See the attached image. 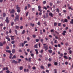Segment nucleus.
I'll use <instances>...</instances> for the list:
<instances>
[{"label": "nucleus", "instance_id": "1", "mask_svg": "<svg viewBox=\"0 0 73 73\" xmlns=\"http://www.w3.org/2000/svg\"><path fill=\"white\" fill-rule=\"evenodd\" d=\"M19 21V16L18 15L15 18V19H14V21L15 22H16L17 21Z\"/></svg>", "mask_w": 73, "mask_h": 73}, {"label": "nucleus", "instance_id": "2", "mask_svg": "<svg viewBox=\"0 0 73 73\" xmlns=\"http://www.w3.org/2000/svg\"><path fill=\"white\" fill-rule=\"evenodd\" d=\"M43 47L44 49H45V50L46 51V50H47L48 49V45H47L46 46H44Z\"/></svg>", "mask_w": 73, "mask_h": 73}, {"label": "nucleus", "instance_id": "3", "mask_svg": "<svg viewBox=\"0 0 73 73\" xmlns=\"http://www.w3.org/2000/svg\"><path fill=\"white\" fill-rule=\"evenodd\" d=\"M5 21H6L7 23H9V20H8V17H7Z\"/></svg>", "mask_w": 73, "mask_h": 73}, {"label": "nucleus", "instance_id": "4", "mask_svg": "<svg viewBox=\"0 0 73 73\" xmlns=\"http://www.w3.org/2000/svg\"><path fill=\"white\" fill-rule=\"evenodd\" d=\"M66 33V31H64L62 33V34L63 35V36H65V33Z\"/></svg>", "mask_w": 73, "mask_h": 73}, {"label": "nucleus", "instance_id": "5", "mask_svg": "<svg viewBox=\"0 0 73 73\" xmlns=\"http://www.w3.org/2000/svg\"><path fill=\"white\" fill-rule=\"evenodd\" d=\"M12 63H15V64H17L18 62L17 61H16L15 60H13L12 62Z\"/></svg>", "mask_w": 73, "mask_h": 73}, {"label": "nucleus", "instance_id": "6", "mask_svg": "<svg viewBox=\"0 0 73 73\" xmlns=\"http://www.w3.org/2000/svg\"><path fill=\"white\" fill-rule=\"evenodd\" d=\"M15 13V9H12L11 11L10 12V13Z\"/></svg>", "mask_w": 73, "mask_h": 73}, {"label": "nucleus", "instance_id": "7", "mask_svg": "<svg viewBox=\"0 0 73 73\" xmlns=\"http://www.w3.org/2000/svg\"><path fill=\"white\" fill-rule=\"evenodd\" d=\"M38 45V44H36L34 46V48H38V46H37Z\"/></svg>", "mask_w": 73, "mask_h": 73}, {"label": "nucleus", "instance_id": "8", "mask_svg": "<svg viewBox=\"0 0 73 73\" xmlns=\"http://www.w3.org/2000/svg\"><path fill=\"white\" fill-rule=\"evenodd\" d=\"M5 38H6V39H7L8 40V41H11V39H10V38L8 37V36H6Z\"/></svg>", "mask_w": 73, "mask_h": 73}, {"label": "nucleus", "instance_id": "9", "mask_svg": "<svg viewBox=\"0 0 73 73\" xmlns=\"http://www.w3.org/2000/svg\"><path fill=\"white\" fill-rule=\"evenodd\" d=\"M10 37H11V40H14V38H13V37H15V36H11Z\"/></svg>", "mask_w": 73, "mask_h": 73}, {"label": "nucleus", "instance_id": "10", "mask_svg": "<svg viewBox=\"0 0 73 73\" xmlns=\"http://www.w3.org/2000/svg\"><path fill=\"white\" fill-rule=\"evenodd\" d=\"M35 51L36 52V54H38V50L37 49H35Z\"/></svg>", "mask_w": 73, "mask_h": 73}, {"label": "nucleus", "instance_id": "11", "mask_svg": "<svg viewBox=\"0 0 73 73\" xmlns=\"http://www.w3.org/2000/svg\"><path fill=\"white\" fill-rule=\"evenodd\" d=\"M12 52L13 53H15V49H13L12 50Z\"/></svg>", "mask_w": 73, "mask_h": 73}, {"label": "nucleus", "instance_id": "12", "mask_svg": "<svg viewBox=\"0 0 73 73\" xmlns=\"http://www.w3.org/2000/svg\"><path fill=\"white\" fill-rule=\"evenodd\" d=\"M6 52H7V53H11V50H6Z\"/></svg>", "mask_w": 73, "mask_h": 73}, {"label": "nucleus", "instance_id": "13", "mask_svg": "<svg viewBox=\"0 0 73 73\" xmlns=\"http://www.w3.org/2000/svg\"><path fill=\"white\" fill-rule=\"evenodd\" d=\"M49 15L51 17H53V14L52 13H50L49 14Z\"/></svg>", "mask_w": 73, "mask_h": 73}, {"label": "nucleus", "instance_id": "14", "mask_svg": "<svg viewBox=\"0 0 73 73\" xmlns=\"http://www.w3.org/2000/svg\"><path fill=\"white\" fill-rule=\"evenodd\" d=\"M48 52L50 53H52V50H49Z\"/></svg>", "mask_w": 73, "mask_h": 73}, {"label": "nucleus", "instance_id": "15", "mask_svg": "<svg viewBox=\"0 0 73 73\" xmlns=\"http://www.w3.org/2000/svg\"><path fill=\"white\" fill-rule=\"evenodd\" d=\"M63 57L64 58H65L66 60V59H68V56H63Z\"/></svg>", "mask_w": 73, "mask_h": 73}, {"label": "nucleus", "instance_id": "16", "mask_svg": "<svg viewBox=\"0 0 73 73\" xmlns=\"http://www.w3.org/2000/svg\"><path fill=\"white\" fill-rule=\"evenodd\" d=\"M17 10H19L20 9V7H18V5H17Z\"/></svg>", "mask_w": 73, "mask_h": 73}, {"label": "nucleus", "instance_id": "17", "mask_svg": "<svg viewBox=\"0 0 73 73\" xmlns=\"http://www.w3.org/2000/svg\"><path fill=\"white\" fill-rule=\"evenodd\" d=\"M54 25L55 26H57V23L56 22H55L54 23Z\"/></svg>", "mask_w": 73, "mask_h": 73}, {"label": "nucleus", "instance_id": "18", "mask_svg": "<svg viewBox=\"0 0 73 73\" xmlns=\"http://www.w3.org/2000/svg\"><path fill=\"white\" fill-rule=\"evenodd\" d=\"M16 58V56L15 55H14L12 58V59H14V58Z\"/></svg>", "mask_w": 73, "mask_h": 73}, {"label": "nucleus", "instance_id": "19", "mask_svg": "<svg viewBox=\"0 0 73 73\" xmlns=\"http://www.w3.org/2000/svg\"><path fill=\"white\" fill-rule=\"evenodd\" d=\"M68 9H71L72 11H73V9H72L70 7H68Z\"/></svg>", "mask_w": 73, "mask_h": 73}, {"label": "nucleus", "instance_id": "20", "mask_svg": "<svg viewBox=\"0 0 73 73\" xmlns=\"http://www.w3.org/2000/svg\"><path fill=\"white\" fill-rule=\"evenodd\" d=\"M25 30H23V31L22 32V34H23H23H24V33H25Z\"/></svg>", "mask_w": 73, "mask_h": 73}, {"label": "nucleus", "instance_id": "21", "mask_svg": "<svg viewBox=\"0 0 73 73\" xmlns=\"http://www.w3.org/2000/svg\"><path fill=\"white\" fill-rule=\"evenodd\" d=\"M15 33L17 34V31L16 30H15Z\"/></svg>", "mask_w": 73, "mask_h": 73}, {"label": "nucleus", "instance_id": "22", "mask_svg": "<svg viewBox=\"0 0 73 73\" xmlns=\"http://www.w3.org/2000/svg\"><path fill=\"white\" fill-rule=\"evenodd\" d=\"M30 25H31V26H32V27H33L34 25H34V24H32V23H31L30 24Z\"/></svg>", "mask_w": 73, "mask_h": 73}, {"label": "nucleus", "instance_id": "23", "mask_svg": "<svg viewBox=\"0 0 73 73\" xmlns=\"http://www.w3.org/2000/svg\"><path fill=\"white\" fill-rule=\"evenodd\" d=\"M3 17H5V16L6 15L5 14V13H4L3 14Z\"/></svg>", "mask_w": 73, "mask_h": 73}, {"label": "nucleus", "instance_id": "24", "mask_svg": "<svg viewBox=\"0 0 73 73\" xmlns=\"http://www.w3.org/2000/svg\"><path fill=\"white\" fill-rule=\"evenodd\" d=\"M3 46V44L1 43V42H0V46Z\"/></svg>", "mask_w": 73, "mask_h": 73}, {"label": "nucleus", "instance_id": "25", "mask_svg": "<svg viewBox=\"0 0 73 73\" xmlns=\"http://www.w3.org/2000/svg\"><path fill=\"white\" fill-rule=\"evenodd\" d=\"M31 58H29V62H31Z\"/></svg>", "mask_w": 73, "mask_h": 73}, {"label": "nucleus", "instance_id": "26", "mask_svg": "<svg viewBox=\"0 0 73 73\" xmlns=\"http://www.w3.org/2000/svg\"><path fill=\"white\" fill-rule=\"evenodd\" d=\"M21 61V59H18V63H20Z\"/></svg>", "mask_w": 73, "mask_h": 73}, {"label": "nucleus", "instance_id": "27", "mask_svg": "<svg viewBox=\"0 0 73 73\" xmlns=\"http://www.w3.org/2000/svg\"><path fill=\"white\" fill-rule=\"evenodd\" d=\"M18 51L19 52H22V50H21L19 48Z\"/></svg>", "mask_w": 73, "mask_h": 73}, {"label": "nucleus", "instance_id": "28", "mask_svg": "<svg viewBox=\"0 0 73 73\" xmlns=\"http://www.w3.org/2000/svg\"><path fill=\"white\" fill-rule=\"evenodd\" d=\"M40 68L41 69H44V66H40Z\"/></svg>", "mask_w": 73, "mask_h": 73}, {"label": "nucleus", "instance_id": "29", "mask_svg": "<svg viewBox=\"0 0 73 73\" xmlns=\"http://www.w3.org/2000/svg\"><path fill=\"white\" fill-rule=\"evenodd\" d=\"M39 41V39H36V42H38Z\"/></svg>", "mask_w": 73, "mask_h": 73}, {"label": "nucleus", "instance_id": "30", "mask_svg": "<svg viewBox=\"0 0 73 73\" xmlns=\"http://www.w3.org/2000/svg\"><path fill=\"white\" fill-rule=\"evenodd\" d=\"M64 22L66 23H67L68 22V20L66 19H65Z\"/></svg>", "mask_w": 73, "mask_h": 73}, {"label": "nucleus", "instance_id": "31", "mask_svg": "<svg viewBox=\"0 0 73 73\" xmlns=\"http://www.w3.org/2000/svg\"><path fill=\"white\" fill-rule=\"evenodd\" d=\"M19 69L20 70H22V69H23V67L22 66H21L20 67Z\"/></svg>", "mask_w": 73, "mask_h": 73}, {"label": "nucleus", "instance_id": "32", "mask_svg": "<svg viewBox=\"0 0 73 73\" xmlns=\"http://www.w3.org/2000/svg\"><path fill=\"white\" fill-rule=\"evenodd\" d=\"M27 41L26 40L24 42V44H26V43H27Z\"/></svg>", "mask_w": 73, "mask_h": 73}, {"label": "nucleus", "instance_id": "33", "mask_svg": "<svg viewBox=\"0 0 73 73\" xmlns=\"http://www.w3.org/2000/svg\"><path fill=\"white\" fill-rule=\"evenodd\" d=\"M31 57H33L34 56V54H33L31 53Z\"/></svg>", "mask_w": 73, "mask_h": 73}, {"label": "nucleus", "instance_id": "34", "mask_svg": "<svg viewBox=\"0 0 73 73\" xmlns=\"http://www.w3.org/2000/svg\"><path fill=\"white\" fill-rule=\"evenodd\" d=\"M13 24H14V22H13L11 23V25L12 26H13Z\"/></svg>", "mask_w": 73, "mask_h": 73}, {"label": "nucleus", "instance_id": "35", "mask_svg": "<svg viewBox=\"0 0 73 73\" xmlns=\"http://www.w3.org/2000/svg\"><path fill=\"white\" fill-rule=\"evenodd\" d=\"M72 52V50H70L69 51V53L70 54H71Z\"/></svg>", "mask_w": 73, "mask_h": 73}, {"label": "nucleus", "instance_id": "36", "mask_svg": "<svg viewBox=\"0 0 73 73\" xmlns=\"http://www.w3.org/2000/svg\"><path fill=\"white\" fill-rule=\"evenodd\" d=\"M11 44H13L14 43H15V41L14 40H13L11 42Z\"/></svg>", "mask_w": 73, "mask_h": 73}, {"label": "nucleus", "instance_id": "37", "mask_svg": "<svg viewBox=\"0 0 73 73\" xmlns=\"http://www.w3.org/2000/svg\"><path fill=\"white\" fill-rule=\"evenodd\" d=\"M35 69H36V67L35 66H33V70H35Z\"/></svg>", "mask_w": 73, "mask_h": 73}, {"label": "nucleus", "instance_id": "38", "mask_svg": "<svg viewBox=\"0 0 73 73\" xmlns=\"http://www.w3.org/2000/svg\"><path fill=\"white\" fill-rule=\"evenodd\" d=\"M43 8L44 9H45L46 10H47V8H46V7H45V6H44L43 7Z\"/></svg>", "mask_w": 73, "mask_h": 73}, {"label": "nucleus", "instance_id": "39", "mask_svg": "<svg viewBox=\"0 0 73 73\" xmlns=\"http://www.w3.org/2000/svg\"><path fill=\"white\" fill-rule=\"evenodd\" d=\"M67 19L68 20H70V17H69V16H68L67 17Z\"/></svg>", "mask_w": 73, "mask_h": 73}, {"label": "nucleus", "instance_id": "40", "mask_svg": "<svg viewBox=\"0 0 73 73\" xmlns=\"http://www.w3.org/2000/svg\"><path fill=\"white\" fill-rule=\"evenodd\" d=\"M27 39L28 40V41H29L30 40V38H29V37H28L27 38Z\"/></svg>", "mask_w": 73, "mask_h": 73}, {"label": "nucleus", "instance_id": "41", "mask_svg": "<svg viewBox=\"0 0 73 73\" xmlns=\"http://www.w3.org/2000/svg\"><path fill=\"white\" fill-rule=\"evenodd\" d=\"M54 65H57V62H55Z\"/></svg>", "mask_w": 73, "mask_h": 73}, {"label": "nucleus", "instance_id": "42", "mask_svg": "<svg viewBox=\"0 0 73 73\" xmlns=\"http://www.w3.org/2000/svg\"><path fill=\"white\" fill-rule=\"evenodd\" d=\"M24 44L23 43H22V47H23V46H24Z\"/></svg>", "mask_w": 73, "mask_h": 73}, {"label": "nucleus", "instance_id": "43", "mask_svg": "<svg viewBox=\"0 0 73 73\" xmlns=\"http://www.w3.org/2000/svg\"><path fill=\"white\" fill-rule=\"evenodd\" d=\"M51 44H52V45H53V41H51Z\"/></svg>", "mask_w": 73, "mask_h": 73}, {"label": "nucleus", "instance_id": "44", "mask_svg": "<svg viewBox=\"0 0 73 73\" xmlns=\"http://www.w3.org/2000/svg\"><path fill=\"white\" fill-rule=\"evenodd\" d=\"M29 13V12H27L26 13V16H28V14Z\"/></svg>", "mask_w": 73, "mask_h": 73}, {"label": "nucleus", "instance_id": "45", "mask_svg": "<svg viewBox=\"0 0 73 73\" xmlns=\"http://www.w3.org/2000/svg\"><path fill=\"white\" fill-rule=\"evenodd\" d=\"M48 67H49V66H51V64H48Z\"/></svg>", "mask_w": 73, "mask_h": 73}, {"label": "nucleus", "instance_id": "46", "mask_svg": "<svg viewBox=\"0 0 73 73\" xmlns=\"http://www.w3.org/2000/svg\"><path fill=\"white\" fill-rule=\"evenodd\" d=\"M54 73H57V70L54 69Z\"/></svg>", "mask_w": 73, "mask_h": 73}, {"label": "nucleus", "instance_id": "47", "mask_svg": "<svg viewBox=\"0 0 73 73\" xmlns=\"http://www.w3.org/2000/svg\"><path fill=\"white\" fill-rule=\"evenodd\" d=\"M19 27L18 26H17L16 27V29H19Z\"/></svg>", "mask_w": 73, "mask_h": 73}, {"label": "nucleus", "instance_id": "48", "mask_svg": "<svg viewBox=\"0 0 73 73\" xmlns=\"http://www.w3.org/2000/svg\"><path fill=\"white\" fill-rule=\"evenodd\" d=\"M40 53H43V50H42L40 51Z\"/></svg>", "mask_w": 73, "mask_h": 73}, {"label": "nucleus", "instance_id": "49", "mask_svg": "<svg viewBox=\"0 0 73 73\" xmlns=\"http://www.w3.org/2000/svg\"><path fill=\"white\" fill-rule=\"evenodd\" d=\"M43 17L44 19H45L46 18V16H45V15H44Z\"/></svg>", "mask_w": 73, "mask_h": 73}, {"label": "nucleus", "instance_id": "50", "mask_svg": "<svg viewBox=\"0 0 73 73\" xmlns=\"http://www.w3.org/2000/svg\"><path fill=\"white\" fill-rule=\"evenodd\" d=\"M6 73H9V72H10V71H9V70H7L6 71Z\"/></svg>", "mask_w": 73, "mask_h": 73}, {"label": "nucleus", "instance_id": "51", "mask_svg": "<svg viewBox=\"0 0 73 73\" xmlns=\"http://www.w3.org/2000/svg\"><path fill=\"white\" fill-rule=\"evenodd\" d=\"M43 3L44 4H45L46 3V1H44L43 2Z\"/></svg>", "mask_w": 73, "mask_h": 73}, {"label": "nucleus", "instance_id": "52", "mask_svg": "<svg viewBox=\"0 0 73 73\" xmlns=\"http://www.w3.org/2000/svg\"><path fill=\"white\" fill-rule=\"evenodd\" d=\"M43 41H44V39H40L41 42H43Z\"/></svg>", "mask_w": 73, "mask_h": 73}, {"label": "nucleus", "instance_id": "53", "mask_svg": "<svg viewBox=\"0 0 73 73\" xmlns=\"http://www.w3.org/2000/svg\"><path fill=\"white\" fill-rule=\"evenodd\" d=\"M60 56H61V57H62L63 56V54L62 53H61L60 54Z\"/></svg>", "mask_w": 73, "mask_h": 73}, {"label": "nucleus", "instance_id": "54", "mask_svg": "<svg viewBox=\"0 0 73 73\" xmlns=\"http://www.w3.org/2000/svg\"><path fill=\"white\" fill-rule=\"evenodd\" d=\"M65 65H68V62H65Z\"/></svg>", "mask_w": 73, "mask_h": 73}, {"label": "nucleus", "instance_id": "55", "mask_svg": "<svg viewBox=\"0 0 73 73\" xmlns=\"http://www.w3.org/2000/svg\"><path fill=\"white\" fill-rule=\"evenodd\" d=\"M37 24L38 25H40V22H38Z\"/></svg>", "mask_w": 73, "mask_h": 73}, {"label": "nucleus", "instance_id": "56", "mask_svg": "<svg viewBox=\"0 0 73 73\" xmlns=\"http://www.w3.org/2000/svg\"><path fill=\"white\" fill-rule=\"evenodd\" d=\"M61 25V23H58V26H60Z\"/></svg>", "mask_w": 73, "mask_h": 73}, {"label": "nucleus", "instance_id": "57", "mask_svg": "<svg viewBox=\"0 0 73 73\" xmlns=\"http://www.w3.org/2000/svg\"><path fill=\"white\" fill-rule=\"evenodd\" d=\"M54 43L55 44H57V40H55V41L54 42Z\"/></svg>", "mask_w": 73, "mask_h": 73}, {"label": "nucleus", "instance_id": "58", "mask_svg": "<svg viewBox=\"0 0 73 73\" xmlns=\"http://www.w3.org/2000/svg\"><path fill=\"white\" fill-rule=\"evenodd\" d=\"M31 66L29 65L28 66V68L29 69H31Z\"/></svg>", "mask_w": 73, "mask_h": 73}, {"label": "nucleus", "instance_id": "59", "mask_svg": "<svg viewBox=\"0 0 73 73\" xmlns=\"http://www.w3.org/2000/svg\"><path fill=\"white\" fill-rule=\"evenodd\" d=\"M11 17H12L14 18V17H15V16L14 15L12 14L11 15Z\"/></svg>", "mask_w": 73, "mask_h": 73}, {"label": "nucleus", "instance_id": "60", "mask_svg": "<svg viewBox=\"0 0 73 73\" xmlns=\"http://www.w3.org/2000/svg\"><path fill=\"white\" fill-rule=\"evenodd\" d=\"M17 12H18V13H19L20 12V10H17Z\"/></svg>", "mask_w": 73, "mask_h": 73}, {"label": "nucleus", "instance_id": "61", "mask_svg": "<svg viewBox=\"0 0 73 73\" xmlns=\"http://www.w3.org/2000/svg\"><path fill=\"white\" fill-rule=\"evenodd\" d=\"M38 11H40V12H42V10H41V9H39L38 10Z\"/></svg>", "mask_w": 73, "mask_h": 73}, {"label": "nucleus", "instance_id": "62", "mask_svg": "<svg viewBox=\"0 0 73 73\" xmlns=\"http://www.w3.org/2000/svg\"><path fill=\"white\" fill-rule=\"evenodd\" d=\"M25 10H27V6H26L25 8Z\"/></svg>", "mask_w": 73, "mask_h": 73}, {"label": "nucleus", "instance_id": "63", "mask_svg": "<svg viewBox=\"0 0 73 73\" xmlns=\"http://www.w3.org/2000/svg\"><path fill=\"white\" fill-rule=\"evenodd\" d=\"M49 61H52V59L51 58H49Z\"/></svg>", "mask_w": 73, "mask_h": 73}, {"label": "nucleus", "instance_id": "64", "mask_svg": "<svg viewBox=\"0 0 73 73\" xmlns=\"http://www.w3.org/2000/svg\"><path fill=\"white\" fill-rule=\"evenodd\" d=\"M70 24H73V21H70Z\"/></svg>", "mask_w": 73, "mask_h": 73}]
</instances>
